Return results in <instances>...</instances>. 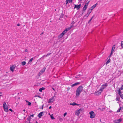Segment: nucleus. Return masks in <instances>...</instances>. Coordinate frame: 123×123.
Listing matches in <instances>:
<instances>
[{
  "mask_svg": "<svg viewBox=\"0 0 123 123\" xmlns=\"http://www.w3.org/2000/svg\"><path fill=\"white\" fill-rule=\"evenodd\" d=\"M51 54V53H48L47 54V55H45L46 57H47V56Z\"/></svg>",
  "mask_w": 123,
  "mask_h": 123,
  "instance_id": "36",
  "label": "nucleus"
},
{
  "mask_svg": "<svg viewBox=\"0 0 123 123\" xmlns=\"http://www.w3.org/2000/svg\"><path fill=\"white\" fill-rule=\"evenodd\" d=\"M111 55H110L109 56V57H110L111 56Z\"/></svg>",
  "mask_w": 123,
  "mask_h": 123,
  "instance_id": "58",
  "label": "nucleus"
},
{
  "mask_svg": "<svg viewBox=\"0 0 123 123\" xmlns=\"http://www.w3.org/2000/svg\"><path fill=\"white\" fill-rule=\"evenodd\" d=\"M25 101L27 103L28 102L27 100H26Z\"/></svg>",
  "mask_w": 123,
  "mask_h": 123,
  "instance_id": "54",
  "label": "nucleus"
},
{
  "mask_svg": "<svg viewBox=\"0 0 123 123\" xmlns=\"http://www.w3.org/2000/svg\"><path fill=\"white\" fill-rule=\"evenodd\" d=\"M46 68H44L43 69L41 70V71L43 73L45 71Z\"/></svg>",
  "mask_w": 123,
  "mask_h": 123,
  "instance_id": "28",
  "label": "nucleus"
},
{
  "mask_svg": "<svg viewBox=\"0 0 123 123\" xmlns=\"http://www.w3.org/2000/svg\"><path fill=\"white\" fill-rule=\"evenodd\" d=\"M120 97L121 98H122L123 99V95H120Z\"/></svg>",
  "mask_w": 123,
  "mask_h": 123,
  "instance_id": "41",
  "label": "nucleus"
},
{
  "mask_svg": "<svg viewBox=\"0 0 123 123\" xmlns=\"http://www.w3.org/2000/svg\"><path fill=\"white\" fill-rule=\"evenodd\" d=\"M45 89V88L44 87H42L40 88L39 89V91L40 92H42V90H43Z\"/></svg>",
  "mask_w": 123,
  "mask_h": 123,
  "instance_id": "17",
  "label": "nucleus"
},
{
  "mask_svg": "<svg viewBox=\"0 0 123 123\" xmlns=\"http://www.w3.org/2000/svg\"><path fill=\"white\" fill-rule=\"evenodd\" d=\"M25 52H28V49H25Z\"/></svg>",
  "mask_w": 123,
  "mask_h": 123,
  "instance_id": "35",
  "label": "nucleus"
},
{
  "mask_svg": "<svg viewBox=\"0 0 123 123\" xmlns=\"http://www.w3.org/2000/svg\"><path fill=\"white\" fill-rule=\"evenodd\" d=\"M50 117L52 119H55L54 117L53 116V114H52L50 115Z\"/></svg>",
  "mask_w": 123,
  "mask_h": 123,
  "instance_id": "23",
  "label": "nucleus"
},
{
  "mask_svg": "<svg viewBox=\"0 0 123 123\" xmlns=\"http://www.w3.org/2000/svg\"><path fill=\"white\" fill-rule=\"evenodd\" d=\"M28 105H30L31 104V103L29 102H28Z\"/></svg>",
  "mask_w": 123,
  "mask_h": 123,
  "instance_id": "34",
  "label": "nucleus"
},
{
  "mask_svg": "<svg viewBox=\"0 0 123 123\" xmlns=\"http://www.w3.org/2000/svg\"><path fill=\"white\" fill-rule=\"evenodd\" d=\"M91 21L90 20L88 22V23H89L90 21Z\"/></svg>",
  "mask_w": 123,
  "mask_h": 123,
  "instance_id": "59",
  "label": "nucleus"
},
{
  "mask_svg": "<svg viewBox=\"0 0 123 123\" xmlns=\"http://www.w3.org/2000/svg\"><path fill=\"white\" fill-rule=\"evenodd\" d=\"M82 110L81 109H80L79 110L76 111L75 114L78 115L79 114L82 112Z\"/></svg>",
  "mask_w": 123,
  "mask_h": 123,
  "instance_id": "7",
  "label": "nucleus"
},
{
  "mask_svg": "<svg viewBox=\"0 0 123 123\" xmlns=\"http://www.w3.org/2000/svg\"><path fill=\"white\" fill-rule=\"evenodd\" d=\"M87 6L85 5L83 8V10L85 11L87 8Z\"/></svg>",
  "mask_w": 123,
  "mask_h": 123,
  "instance_id": "15",
  "label": "nucleus"
},
{
  "mask_svg": "<svg viewBox=\"0 0 123 123\" xmlns=\"http://www.w3.org/2000/svg\"><path fill=\"white\" fill-rule=\"evenodd\" d=\"M51 108V106H50L49 108V109H50Z\"/></svg>",
  "mask_w": 123,
  "mask_h": 123,
  "instance_id": "52",
  "label": "nucleus"
},
{
  "mask_svg": "<svg viewBox=\"0 0 123 123\" xmlns=\"http://www.w3.org/2000/svg\"><path fill=\"white\" fill-rule=\"evenodd\" d=\"M20 25L19 24H17V26H20Z\"/></svg>",
  "mask_w": 123,
  "mask_h": 123,
  "instance_id": "50",
  "label": "nucleus"
},
{
  "mask_svg": "<svg viewBox=\"0 0 123 123\" xmlns=\"http://www.w3.org/2000/svg\"><path fill=\"white\" fill-rule=\"evenodd\" d=\"M116 100L117 101H119V98H116Z\"/></svg>",
  "mask_w": 123,
  "mask_h": 123,
  "instance_id": "38",
  "label": "nucleus"
},
{
  "mask_svg": "<svg viewBox=\"0 0 123 123\" xmlns=\"http://www.w3.org/2000/svg\"><path fill=\"white\" fill-rule=\"evenodd\" d=\"M9 111L12 112V110L11 109H9Z\"/></svg>",
  "mask_w": 123,
  "mask_h": 123,
  "instance_id": "49",
  "label": "nucleus"
},
{
  "mask_svg": "<svg viewBox=\"0 0 123 123\" xmlns=\"http://www.w3.org/2000/svg\"><path fill=\"white\" fill-rule=\"evenodd\" d=\"M120 89H121V90H123V85H122L121 87V88H120Z\"/></svg>",
  "mask_w": 123,
  "mask_h": 123,
  "instance_id": "42",
  "label": "nucleus"
},
{
  "mask_svg": "<svg viewBox=\"0 0 123 123\" xmlns=\"http://www.w3.org/2000/svg\"><path fill=\"white\" fill-rule=\"evenodd\" d=\"M81 6V4H80L79 5H74V8H76L77 10H78L80 7Z\"/></svg>",
  "mask_w": 123,
  "mask_h": 123,
  "instance_id": "4",
  "label": "nucleus"
},
{
  "mask_svg": "<svg viewBox=\"0 0 123 123\" xmlns=\"http://www.w3.org/2000/svg\"><path fill=\"white\" fill-rule=\"evenodd\" d=\"M115 45H114L112 47V49L111 50H112V51H114V49H115Z\"/></svg>",
  "mask_w": 123,
  "mask_h": 123,
  "instance_id": "19",
  "label": "nucleus"
},
{
  "mask_svg": "<svg viewBox=\"0 0 123 123\" xmlns=\"http://www.w3.org/2000/svg\"><path fill=\"white\" fill-rule=\"evenodd\" d=\"M121 108H121V110H122L123 108V107H121Z\"/></svg>",
  "mask_w": 123,
  "mask_h": 123,
  "instance_id": "60",
  "label": "nucleus"
},
{
  "mask_svg": "<svg viewBox=\"0 0 123 123\" xmlns=\"http://www.w3.org/2000/svg\"><path fill=\"white\" fill-rule=\"evenodd\" d=\"M23 111H25V109H24V110H23Z\"/></svg>",
  "mask_w": 123,
  "mask_h": 123,
  "instance_id": "62",
  "label": "nucleus"
},
{
  "mask_svg": "<svg viewBox=\"0 0 123 123\" xmlns=\"http://www.w3.org/2000/svg\"><path fill=\"white\" fill-rule=\"evenodd\" d=\"M44 112L43 111L41 112L38 115V116L39 118H41V117L44 115Z\"/></svg>",
  "mask_w": 123,
  "mask_h": 123,
  "instance_id": "8",
  "label": "nucleus"
},
{
  "mask_svg": "<svg viewBox=\"0 0 123 123\" xmlns=\"http://www.w3.org/2000/svg\"><path fill=\"white\" fill-rule=\"evenodd\" d=\"M43 73L41 70L39 74V75L40 76Z\"/></svg>",
  "mask_w": 123,
  "mask_h": 123,
  "instance_id": "25",
  "label": "nucleus"
},
{
  "mask_svg": "<svg viewBox=\"0 0 123 123\" xmlns=\"http://www.w3.org/2000/svg\"><path fill=\"white\" fill-rule=\"evenodd\" d=\"M45 56V55H44L42 57H44Z\"/></svg>",
  "mask_w": 123,
  "mask_h": 123,
  "instance_id": "63",
  "label": "nucleus"
},
{
  "mask_svg": "<svg viewBox=\"0 0 123 123\" xmlns=\"http://www.w3.org/2000/svg\"><path fill=\"white\" fill-rule=\"evenodd\" d=\"M67 114V113L66 112L65 113H64L63 115L65 117L66 116V115Z\"/></svg>",
  "mask_w": 123,
  "mask_h": 123,
  "instance_id": "45",
  "label": "nucleus"
},
{
  "mask_svg": "<svg viewBox=\"0 0 123 123\" xmlns=\"http://www.w3.org/2000/svg\"><path fill=\"white\" fill-rule=\"evenodd\" d=\"M33 60V58H31L30 59V62H32Z\"/></svg>",
  "mask_w": 123,
  "mask_h": 123,
  "instance_id": "40",
  "label": "nucleus"
},
{
  "mask_svg": "<svg viewBox=\"0 0 123 123\" xmlns=\"http://www.w3.org/2000/svg\"><path fill=\"white\" fill-rule=\"evenodd\" d=\"M43 105L42 107V108H41L40 109H43Z\"/></svg>",
  "mask_w": 123,
  "mask_h": 123,
  "instance_id": "48",
  "label": "nucleus"
},
{
  "mask_svg": "<svg viewBox=\"0 0 123 123\" xmlns=\"http://www.w3.org/2000/svg\"><path fill=\"white\" fill-rule=\"evenodd\" d=\"M54 100V97H52L49 99L48 102L49 103H51L53 102Z\"/></svg>",
  "mask_w": 123,
  "mask_h": 123,
  "instance_id": "9",
  "label": "nucleus"
},
{
  "mask_svg": "<svg viewBox=\"0 0 123 123\" xmlns=\"http://www.w3.org/2000/svg\"><path fill=\"white\" fill-rule=\"evenodd\" d=\"M31 116L32 117H33V116H34V115L33 114H32V115H31Z\"/></svg>",
  "mask_w": 123,
  "mask_h": 123,
  "instance_id": "53",
  "label": "nucleus"
},
{
  "mask_svg": "<svg viewBox=\"0 0 123 123\" xmlns=\"http://www.w3.org/2000/svg\"><path fill=\"white\" fill-rule=\"evenodd\" d=\"M118 94L119 95H121V90L120 89H119V90L118 91Z\"/></svg>",
  "mask_w": 123,
  "mask_h": 123,
  "instance_id": "18",
  "label": "nucleus"
},
{
  "mask_svg": "<svg viewBox=\"0 0 123 123\" xmlns=\"http://www.w3.org/2000/svg\"><path fill=\"white\" fill-rule=\"evenodd\" d=\"M16 67L15 65H13L12 66L10 67V69L12 72H13L14 71V69Z\"/></svg>",
  "mask_w": 123,
  "mask_h": 123,
  "instance_id": "5",
  "label": "nucleus"
},
{
  "mask_svg": "<svg viewBox=\"0 0 123 123\" xmlns=\"http://www.w3.org/2000/svg\"><path fill=\"white\" fill-rule=\"evenodd\" d=\"M76 105H80L79 104H76Z\"/></svg>",
  "mask_w": 123,
  "mask_h": 123,
  "instance_id": "56",
  "label": "nucleus"
},
{
  "mask_svg": "<svg viewBox=\"0 0 123 123\" xmlns=\"http://www.w3.org/2000/svg\"><path fill=\"white\" fill-rule=\"evenodd\" d=\"M122 120V119H121L115 120L114 121V122L115 123H119Z\"/></svg>",
  "mask_w": 123,
  "mask_h": 123,
  "instance_id": "10",
  "label": "nucleus"
},
{
  "mask_svg": "<svg viewBox=\"0 0 123 123\" xmlns=\"http://www.w3.org/2000/svg\"><path fill=\"white\" fill-rule=\"evenodd\" d=\"M67 32L66 31L64 30L62 33V34L63 35H64Z\"/></svg>",
  "mask_w": 123,
  "mask_h": 123,
  "instance_id": "24",
  "label": "nucleus"
},
{
  "mask_svg": "<svg viewBox=\"0 0 123 123\" xmlns=\"http://www.w3.org/2000/svg\"><path fill=\"white\" fill-rule=\"evenodd\" d=\"M26 64V62L25 61H23L22 62L21 64L23 66H24Z\"/></svg>",
  "mask_w": 123,
  "mask_h": 123,
  "instance_id": "20",
  "label": "nucleus"
},
{
  "mask_svg": "<svg viewBox=\"0 0 123 123\" xmlns=\"http://www.w3.org/2000/svg\"><path fill=\"white\" fill-rule=\"evenodd\" d=\"M75 23V22L74 21H73L72 22V23L71 24L72 25H73Z\"/></svg>",
  "mask_w": 123,
  "mask_h": 123,
  "instance_id": "44",
  "label": "nucleus"
},
{
  "mask_svg": "<svg viewBox=\"0 0 123 123\" xmlns=\"http://www.w3.org/2000/svg\"><path fill=\"white\" fill-rule=\"evenodd\" d=\"M121 108H122L121 107H120V109H118L117 110V112H119L121 110Z\"/></svg>",
  "mask_w": 123,
  "mask_h": 123,
  "instance_id": "27",
  "label": "nucleus"
},
{
  "mask_svg": "<svg viewBox=\"0 0 123 123\" xmlns=\"http://www.w3.org/2000/svg\"><path fill=\"white\" fill-rule=\"evenodd\" d=\"M71 87H73V86H75V84H73L72 85H71Z\"/></svg>",
  "mask_w": 123,
  "mask_h": 123,
  "instance_id": "39",
  "label": "nucleus"
},
{
  "mask_svg": "<svg viewBox=\"0 0 123 123\" xmlns=\"http://www.w3.org/2000/svg\"><path fill=\"white\" fill-rule=\"evenodd\" d=\"M69 1V0H66V4H67Z\"/></svg>",
  "mask_w": 123,
  "mask_h": 123,
  "instance_id": "43",
  "label": "nucleus"
},
{
  "mask_svg": "<svg viewBox=\"0 0 123 123\" xmlns=\"http://www.w3.org/2000/svg\"><path fill=\"white\" fill-rule=\"evenodd\" d=\"M91 11L90 10H89L87 13V14L85 15L87 17L90 14L91 12Z\"/></svg>",
  "mask_w": 123,
  "mask_h": 123,
  "instance_id": "14",
  "label": "nucleus"
},
{
  "mask_svg": "<svg viewBox=\"0 0 123 123\" xmlns=\"http://www.w3.org/2000/svg\"><path fill=\"white\" fill-rule=\"evenodd\" d=\"M70 89V88L69 87H68L67 89V90L68 91H69Z\"/></svg>",
  "mask_w": 123,
  "mask_h": 123,
  "instance_id": "47",
  "label": "nucleus"
},
{
  "mask_svg": "<svg viewBox=\"0 0 123 123\" xmlns=\"http://www.w3.org/2000/svg\"><path fill=\"white\" fill-rule=\"evenodd\" d=\"M31 118V116H30L29 117H28V118L27 119V120H30V119Z\"/></svg>",
  "mask_w": 123,
  "mask_h": 123,
  "instance_id": "29",
  "label": "nucleus"
},
{
  "mask_svg": "<svg viewBox=\"0 0 123 123\" xmlns=\"http://www.w3.org/2000/svg\"><path fill=\"white\" fill-rule=\"evenodd\" d=\"M90 1H88L87 2L86 4H85V5H86V6H88V5L89 3V2Z\"/></svg>",
  "mask_w": 123,
  "mask_h": 123,
  "instance_id": "37",
  "label": "nucleus"
},
{
  "mask_svg": "<svg viewBox=\"0 0 123 123\" xmlns=\"http://www.w3.org/2000/svg\"><path fill=\"white\" fill-rule=\"evenodd\" d=\"M63 36V35L62 34V33H61L58 36V38L59 39L60 38H62Z\"/></svg>",
  "mask_w": 123,
  "mask_h": 123,
  "instance_id": "16",
  "label": "nucleus"
},
{
  "mask_svg": "<svg viewBox=\"0 0 123 123\" xmlns=\"http://www.w3.org/2000/svg\"><path fill=\"white\" fill-rule=\"evenodd\" d=\"M73 26H74L73 25H71L70 27L67 28L65 30L67 32V31L69 30L70 29H71L72 27H73Z\"/></svg>",
  "mask_w": 123,
  "mask_h": 123,
  "instance_id": "13",
  "label": "nucleus"
},
{
  "mask_svg": "<svg viewBox=\"0 0 123 123\" xmlns=\"http://www.w3.org/2000/svg\"><path fill=\"white\" fill-rule=\"evenodd\" d=\"M5 111L6 112H7L8 111V107L7 105H6V106H4V107H3Z\"/></svg>",
  "mask_w": 123,
  "mask_h": 123,
  "instance_id": "11",
  "label": "nucleus"
},
{
  "mask_svg": "<svg viewBox=\"0 0 123 123\" xmlns=\"http://www.w3.org/2000/svg\"><path fill=\"white\" fill-rule=\"evenodd\" d=\"M94 17V15L91 18L92 19V18H93V17Z\"/></svg>",
  "mask_w": 123,
  "mask_h": 123,
  "instance_id": "55",
  "label": "nucleus"
},
{
  "mask_svg": "<svg viewBox=\"0 0 123 123\" xmlns=\"http://www.w3.org/2000/svg\"><path fill=\"white\" fill-rule=\"evenodd\" d=\"M69 3L72 2V0H69Z\"/></svg>",
  "mask_w": 123,
  "mask_h": 123,
  "instance_id": "46",
  "label": "nucleus"
},
{
  "mask_svg": "<svg viewBox=\"0 0 123 123\" xmlns=\"http://www.w3.org/2000/svg\"><path fill=\"white\" fill-rule=\"evenodd\" d=\"M107 84L106 83H105L104 85H103L101 86L100 90L98 92V93H99V94H100L101 92L102 91V90L104 88L106 87L107 86Z\"/></svg>",
  "mask_w": 123,
  "mask_h": 123,
  "instance_id": "2",
  "label": "nucleus"
},
{
  "mask_svg": "<svg viewBox=\"0 0 123 123\" xmlns=\"http://www.w3.org/2000/svg\"><path fill=\"white\" fill-rule=\"evenodd\" d=\"M26 122L25 123H30V120H26Z\"/></svg>",
  "mask_w": 123,
  "mask_h": 123,
  "instance_id": "31",
  "label": "nucleus"
},
{
  "mask_svg": "<svg viewBox=\"0 0 123 123\" xmlns=\"http://www.w3.org/2000/svg\"><path fill=\"white\" fill-rule=\"evenodd\" d=\"M99 109H100V110L103 111L105 109V108H103L102 109H101L100 108H99Z\"/></svg>",
  "mask_w": 123,
  "mask_h": 123,
  "instance_id": "33",
  "label": "nucleus"
},
{
  "mask_svg": "<svg viewBox=\"0 0 123 123\" xmlns=\"http://www.w3.org/2000/svg\"><path fill=\"white\" fill-rule=\"evenodd\" d=\"M98 4L97 3H96L95 4L93 5L91 7L89 10H91L92 11L93 9Z\"/></svg>",
  "mask_w": 123,
  "mask_h": 123,
  "instance_id": "6",
  "label": "nucleus"
},
{
  "mask_svg": "<svg viewBox=\"0 0 123 123\" xmlns=\"http://www.w3.org/2000/svg\"><path fill=\"white\" fill-rule=\"evenodd\" d=\"M89 114H90V117L91 118H93L95 116V114L94 113L93 111L90 112Z\"/></svg>",
  "mask_w": 123,
  "mask_h": 123,
  "instance_id": "3",
  "label": "nucleus"
},
{
  "mask_svg": "<svg viewBox=\"0 0 123 123\" xmlns=\"http://www.w3.org/2000/svg\"><path fill=\"white\" fill-rule=\"evenodd\" d=\"M75 85V86L76 85H79L80 84V83L79 82H77L75 83H74Z\"/></svg>",
  "mask_w": 123,
  "mask_h": 123,
  "instance_id": "30",
  "label": "nucleus"
},
{
  "mask_svg": "<svg viewBox=\"0 0 123 123\" xmlns=\"http://www.w3.org/2000/svg\"><path fill=\"white\" fill-rule=\"evenodd\" d=\"M36 123H38V122L36 120Z\"/></svg>",
  "mask_w": 123,
  "mask_h": 123,
  "instance_id": "64",
  "label": "nucleus"
},
{
  "mask_svg": "<svg viewBox=\"0 0 123 123\" xmlns=\"http://www.w3.org/2000/svg\"><path fill=\"white\" fill-rule=\"evenodd\" d=\"M63 15H61V17L62 18L63 17Z\"/></svg>",
  "mask_w": 123,
  "mask_h": 123,
  "instance_id": "57",
  "label": "nucleus"
},
{
  "mask_svg": "<svg viewBox=\"0 0 123 123\" xmlns=\"http://www.w3.org/2000/svg\"><path fill=\"white\" fill-rule=\"evenodd\" d=\"M110 59H109L108 60H107V62L106 63V65L108 64L109 62H110Z\"/></svg>",
  "mask_w": 123,
  "mask_h": 123,
  "instance_id": "22",
  "label": "nucleus"
},
{
  "mask_svg": "<svg viewBox=\"0 0 123 123\" xmlns=\"http://www.w3.org/2000/svg\"><path fill=\"white\" fill-rule=\"evenodd\" d=\"M79 73H80V74L76 76L75 77V78H79L82 75V74L81 72H80Z\"/></svg>",
  "mask_w": 123,
  "mask_h": 123,
  "instance_id": "12",
  "label": "nucleus"
},
{
  "mask_svg": "<svg viewBox=\"0 0 123 123\" xmlns=\"http://www.w3.org/2000/svg\"><path fill=\"white\" fill-rule=\"evenodd\" d=\"M52 89H53V90H54L55 91V89H54V88H52Z\"/></svg>",
  "mask_w": 123,
  "mask_h": 123,
  "instance_id": "61",
  "label": "nucleus"
},
{
  "mask_svg": "<svg viewBox=\"0 0 123 123\" xmlns=\"http://www.w3.org/2000/svg\"><path fill=\"white\" fill-rule=\"evenodd\" d=\"M70 105H76V103L75 102H73L72 103L70 104Z\"/></svg>",
  "mask_w": 123,
  "mask_h": 123,
  "instance_id": "21",
  "label": "nucleus"
},
{
  "mask_svg": "<svg viewBox=\"0 0 123 123\" xmlns=\"http://www.w3.org/2000/svg\"><path fill=\"white\" fill-rule=\"evenodd\" d=\"M83 87L81 86H80L78 87L76 91V96L78 97L79 95L83 90Z\"/></svg>",
  "mask_w": 123,
  "mask_h": 123,
  "instance_id": "1",
  "label": "nucleus"
},
{
  "mask_svg": "<svg viewBox=\"0 0 123 123\" xmlns=\"http://www.w3.org/2000/svg\"><path fill=\"white\" fill-rule=\"evenodd\" d=\"M112 50H111V54H110V55H112Z\"/></svg>",
  "mask_w": 123,
  "mask_h": 123,
  "instance_id": "51",
  "label": "nucleus"
},
{
  "mask_svg": "<svg viewBox=\"0 0 123 123\" xmlns=\"http://www.w3.org/2000/svg\"><path fill=\"white\" fill-rule=\"evenodd\" d=\"M6 103L5 102L4 103L3 105V107H4V106H6Z\"/></svg>",
  "mask_w": 123,
  "mask_h": 123,
  "instance_id": "32",
  "label": "nucleus"
},
{
  "mask_svg": "<svg viewBox=\"0 0 123 123\" xmlns=\"http://www.w3.org/2000/svg\"><path fill=\"white\" fill-rule=\"evenodd\" d=\"M121 46L122 48H123V41L121 42Z\"/></svg>",
  "mask_w": 123,
  "mask_h": 123,
  "instance_id": "26",
  "label": "nucleus"
}]
</instances>
